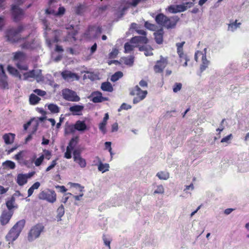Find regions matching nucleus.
<instances>
[{"instance_id":"69168bd1","label":"nucleus","mask_w":249,"mask_h":249,"mask_svg":"<svg viewBox=\"0 0 249 249\" xmlns=\"http://www.w3.org/2000/svg\"><path fill=\"white\" fill-rule=\"evenodd\" d=\"M55 51L58 53H62L64 51V50L61 46L56 45Z\"/></svg>"},{"instance_id":"6e6552de","label":"nucleus","mask_w":249,"mask_h":249,"mask_svg":"<svg viewBox=\"0 0 249 249\" xmlns=\"http://www.w3.org/2000/svg\"><path fill=\"white\" fill-rule=\"evenodd\" d=\"M11 14L13 20L16 22L20 21L24 14L23 10L16 5H12Z\"/></svg>"},{"instance_id":"f704fd0d","label":"nucleus","mask_w":249,"mask_h":249,"mask_svg":"<svg viewBox=\"0 0 249 249\" xmlns=\"http://www.w3.org/2000/svg\"><path fill=\"white\" fill-rule=\"evenodd\" d=\"M157 176L160 179L167 180L169 178V173L165 171H160L157 174Z\"/></svg>"},{"instance_id":"c03bdc74","label":"nucleus","mask_w":249,"mask_h":249,"mask_svg":"<svg viewBox=\"0 0 249 249\" xmlns=\"http://www.w3.org/2000/svg\"><path fill=\"white\" fill-rule=\"evenodd\" d=\"M24 55H25L24 53L22 52L18 51V52H16L14 55V60H18V59H22L24 58Z\"/></svg>"},{"instance_id":"7c9ffc66","label":"nucleus","mask_w":249,"mask_h":249,"mask_svg":"<svg viewBox=\"0 0 249 249\" xmlns=\"http://www.w3.org/2000/svg\"><path fill=\"white\" fill-rule=\"evenodd\" d=\"M84 107L80 105H74L70 107V111L73 113V114H78L77 113L81 111Z\"/></svg>"},{"instance_id":"f3484780","label":"nucleus","mask_w":249,"mask_h":249,"mask_svg":"<svg viewBox=\"0 0 249 249\" xmlns=\"http://www.w3.org/2000/svg\"><path fill=\"white\" fill-rule=\"evenodd\" d=\"M178 54L179 56V63L183 67H186L188 62L190 60L187 54L184 53V52L179 53Z\"/></svg>"},{"instance_id":"9b49d317","label":"nucleus","mask_w":249,"mask_h":249,"mask_svg":"<svg viewBox=\"0 0 249 249\" xmlns=\"http://www.w3.org/2000/svg\"><path fill=\"white\" fill-rule=\"evenodd\" d=\"M21 41H23V43L20 45L22 49L31 50L34 48L33 45L35 40L34 38H30V34L26 37L21 38Z\"/></svg>"},{"instance_id":"6e6d98bb","label":"nucleus","mask_w":249,"mask_h":249,"mask_svg":"<svg viewBox=\"0 0 249 249\" xmlns=\"http://www.w3.org/2000/svg\"><path fill=\"white\" fill-rule=\"evenodd\" d=\"M43 152L44 153V154L43 155L44 156V158L48 160H49L52 156L51 152L46 149H43Z\"/></svg>"},{"instance_id":"8fccbe9b","label":"nucleus","mask_w":249,"mask_h":249,"mask_svg":"<svg viewBox=\"0 0 249 249\" xmlns=\"http://www.w3.org/2000/svg\"><path fill=\"white\" fill-rule=\"evenodd\" d=\"M118 50L117 49H113L109 53V58L112 59L115 58L118 54Z\"/></svg>"},{"instance_id":"c9c22d12","label":"nucleus","mask_w":249,"mask_h":249,"mask_svg":"<svg viewBox=\"0 0 249 249\" xmlns=\"http://www.w3.org/2000/svg\"><path fill=\"white\" fill-rule=\"evenodd\" d=\"M241 24L240 22L237 23V20H235L234 22L230 23L228 24V30L233 32L239 27Z\"/></svg>"},{"instance_id":"6ab92c4d","label":"nucleus","mask_w":249,"mask_h":249,"mask_svg":"<svg viewBox=\"0 0 249 249\" xmlns=\"http://www.w3.org/2000/svg\"><path fill=\"white\" fill-rule=\"evenodd\" d=\"M61 76L65 80H69L71 79H78V76L77 74L73 73L71 71H64L61 72Z\"/></svg>"},{"instance_id":"774afa93","label":"nucleus","mask_w":249,"mask_h":249,"mask_svg":"<svg viewBox=\"0 0 249 249\" xmlns=\"http://www.w3.org/2000/svg\"><path fill=\"white\" fill-rule=\"evenodd\" d=\"M131 107L130 105H128L125 103H123L122 104L121 106V108L122 109H126L127 110L128 109L131 108Z\"/></svg>"},{"instance_id":"a878e982","label":"nucleus","mask_w":249,"mask_h":249,"mask_svg":"<svg viewBox=\"0 0 249 249\" xmlns=\"http://www.w3.org/2000/svg\"><path fill=\"white\" fill-rule=\"evenodd\" d=\"M96 158L99 161V164L98 165V170L102 172V173H104L106 171H108L109 168V164L108 163L103 164L101 162L100 158L98 157H97Z\"/></svg>"},{"instance_id":"052dcab7","label":"nucleus","mask_w":249,"mask_h":249,"mask_svg":"<svg viewBox=\"0 0 249 249\" xmlns=\"http://www.w3.org/2000/svg\"><path fill=\"white\" fill-rule=\"evenodd\" d=\"M232 137V134H230L229 135L226 136L225 137H224L222 138L221 140V142H227L228 141H229L231 138Z\"/></svg>"},{"instance_id":"09e8293b","label":"nucleus","mask_w":249,"mask_h":249,"mask_svg":"<svg viewBox=\"0 0 249 249\" xmlns=\"http://www.w3.org/2000/svg\"><path fill=\"white\" fill-rule=\"evenodd\" d=\"M7 70L10 73L13 75H17L18 74V70L11 66H8Z\"/></svg>"},{"instance_id":"423d86ee","label":"nucleus","mask_w":249,"mask_h":249,"mask_svg":"<svg viewBox=\"0 0 249 249\" xmlns=\"http://www.w3.org/2000/svg\"><path fill=\"white\" fill-rule=\"evenodd\" d=\"M44 229V226L41 223H38L32 227L28 233V240L29 241H32L38 238L41 232L43 231Z\"/></svg>"},{"instance_id":"58836bf2","label":"nucleus","mask_w":249,"mask_h":249,"mask_svg":"<svg viewBox=\"0 0 249 249\" xmlns=\"http://www.w3.org/2000/svg\"><path fill=\"white\" fill-rule=\"evenodd\" d=\"M134 46L130 44L129 43H125L124 46V53H129L134 50Z\"/></svg>"},{"instance_id":"72a5a7b5","label":"nucleus","mask_w":249,"mask_h":249,"mask_svg":"<svg viewBox=\"0 0 249 249\" xmlns=\"http://www.w3.org/2000/svg\"><path fill=\"white\" fill-rule=\"evenodd\" d=\"M2 165L4 168L14 169L16 167L15 163L11 160H6L2 163Z\"/></svg>"},{"instance_id":"864d4df0","label":"nucleus","mask_w":249,"mask_h":249,"mask_svg":"<svg viewBox=\"0 0 249 249\" xmlns=\"http://www.w3.org/2000/svg\"><path fill=\"white\" fill-rule=\"evenodd\" d=\"M185 43V42H182L177 43L176 46L177 47V53L183 52V46Z\"/></svg>"},{"instance_id":"4c0bfd02","label":"nucleus","mask_w":249,"mask_h":249,"mask_svg":"<svg viewBox=\"0 0 249 249\" xmlns=\"http://www.w3.org/2000/svg\"><path fill=\"white\" fill-rule=\"evenodd\" d=\"M75 130V124H70L66 126L65 131L67 134H71L74 133Z\"/></svg>"},{"instance_id":"680f3d73","label":"nucleus","mask_w":249,"mask_h":249,"mask_svg":"<svg viewBox=\"0 0 249 249\" xmlns=\"http://www.w3.org/2000/svg\"><path fill=\"white\" fill-rule=\"evenodd\" d=\"M97 50V44L95 43L90 48V53L93 54Z\"/></svg>"},{"instance_id":"ea45409f","label":"nucleus","mask_w":249,"mask_h":249,"mask_svg":"<svg viewBox=\"0 0 249 249\" xmlns=\"http://www.w3.org/2000/svg\"><path fill=\"white\" fill-rule=\"evenodd\" d=\"M144 26L151 31H155L157 29V26L155 24L151 23L148 21L145 22Z\"/></svg>"},{"instance_id":"b1692460","label":"nucleus","mask_w":249,"mask_h":249,"mask_svg":"<svg viewBox=\"0 0 249 249\" xmlns=\"http://www.w3.org/2000/svg\"><path fill=\"white\" fill-rule=\"evenodd\" d=\"M71 187L77 188L79 190V192L81 193V194H79V195L74 196V198L76 200H79L80 197H81L83 196V193L82 192L83 191L84 187H82L81 186L80 184L76 183H71Z\"/></svg>"},{"instance_id":"39448f33","label":"nucleus","mask_w":249,"mask_h":249,"mask_svg":"<svg viewBox=\"0 0 249 249\" xmlns=\"http://www.w3.org/2000/svg\"><path fill=\"white\" fill-rule=\"evenodd\" d=\"M38 197L39 199L46 200L52 203L54 202L56 200V194L55 191L50 189L40 192Z\"/></svg>"},{"instance_id":"c756f323","label":"nucleus","mask_w":249,"mask_h":249,"mask_svg":"<svg viewBox=\"0 0 249 249\" xmlns=\"http://www.w3.org/2000/svg\"><path fill=\"white\" fill-rule=\"evenodd\" d=\"M101 88L104 91L111 92L113 90V87L111 84L108 82L103 83Z\"/></svg>"},{"instance_id":"2eb2a0df","label":"nucleus","mask_w":249,"mask_h":249,"mask_svg":"<svg viewBox=\"0 0 249 249\" xmlns=\"http://www.w3.org/2000/svg\"><path fill=\"white\" fill-rule=\"evenodd\" d=\"M92 101L93 103H101L104 101H107L108 100L107 98L104 97L102 96V94L100 91H96L92 93Z\"/></svg>"},{"instance_id":"79ce46f5","label":"nucleus","mask_w":249,"mask_h":249,"mask_svg":"<svg viewBox=\"0 0 249 249\" xmlns=\"http://www.w3.org/2000/svg\"><path fill=\"white\" fill-rule=\"evenodd\" d=\"M134 63V57L130 56L128 57H125L124 59V63L125 65L132 66Z\"/></svg>"},{"instance_id":"bb28decb","label":"nucleus","mask_w":249,"mask_h":249,"mask_svg":"<svg viewBox=\"0 0 249 249\" xmlns=\"http://www.w3.org/2000/svg\"><path fill=\"white\" fill-rule=\"evenodd\" d=\"M0 88L2 89H8L7 77L6 74L1 75L0 77Z\"/></svg>"},{"instance_id":"0eeeda50","label":"nucleus","mask_w":249,"mask_h":249,"mask_svg":"<svg viewBox=\"0 0 249 249\" xmlns=\"http://www.w3.org/2000/svg\"><path fill=\"white\" fill-rule=\"evenodd\" d=\"M62 96L66 100L71 102H78L80 99L74 91L69 89H65L62 90Z\"/></svg>"},{"instance_id":"4d7b16f0","label":"nucleus","mask_w":249,"mask_h":249,"mask_svg":"<svg viewBox=\"0 0 249 249\" xmlns=\"http://www.w3.org/2000/svg\"><path fill=\"white\" fill-rule=\"evenodd\" d=\"M103 240L104 244L108 247L109 249H110V240L108 238L105 234L103 236Z\"/></svg>"},{"instance_id":"37998d69","label":"nucleus","mask_w":249,"mask_h":249,"mask_svg":"<svg viewBox=\"0 0 249 249\" xmlns=\"http://www.w3.org/2000/svg\"><path fill=\"white\" fill-rule=\"evenodd\" d=\"M85 6L84 5L79 4L75 8V13L77 15H81L84 11Z\"/></svg>"},{"instance_id":"de8ad7c7","label":"nucleus","mask_w":249,"mask_h":249,"mask_svg":"<svg viewBox=\"0 0 249 249\" xmlns=\"http://www.w3.org/2000/svg\"><path fill=\"white\" fill-rule=\"evenodd\" d=\"M44 159V156L43 155H41L38 158L36 159L35 161V164L36 166H40Z\"/></svg>"},{"instance_id":"2f4dec72","label":"nucleus","mask_w":249,"mask_h":249,"mask_svg":"<svg viewBox=\"0 0 249 249\" xmlns=\"http://www.w3.org/2000/svg\"><path fill=\"white\" fill-rule=\"evenodd\" d=\"M40 185V183L39 182H36L34 183L28 190V196L29 197L31 196L34 190L38 189Z\"/></svg>"},{"instance_id":"f8f14e48","label":"nucleus","mask_w":249,"mask_h":249,"mask_svg":"<svg viewBox=\"0 0 249 249\" xmlns=\"http://www.w3.org/2000/svg\"><path fill=\"white\" fill-rule=\"evenodd\" d=\"M13 213L11 211H4L0 216V222L1 225L5 226L11 219Z\"/></svg>"},{"instance_id":"5701e85b","label":"nucleus","mask_w":249,"mask_h":249,"mask_svg":"<svg viewBox=\"0 0 249 249\" xmlns=\"http://www.w3.org/2000/svg\"><path fill=\"white\" fill-rule=\"evenodd\" d=\"M210 61L207 59L206 54H202V63L200 67V71L203 72L204 71H205L206 68L208 67Z\"/></svg>"},{"instance_id":"603ef678","label":"nucleus","mask_w":249,"mask_h":249,"mask_svg":"<svg viewBox=\"0 0 249 249\" xmlns=\"http://www.w3.org/2000/svg\"><path fill=\"white\" fill-rule=\"evenodd\" d=\"M152 51H153V48L151 46L148 45L147 47H146V49H145V50L144 51V54L146 56L152 55L153 54Z\"/></svg>"},{"instance_id":"0e129e2a","label":"nucleus","mask_w":249,"mask_h":249,"mask_svg":"<svg viewBox=\"0 0 249 249\" xmlns=\"http://www.w3.org/2000/svg\"><path fill=\"white\" fill-rule=\"evenodd\" d=\"M26 75L28 77H34L35 76V71L32 70L27 72Z\"/></svg>"},{"instance_id":"49530a36","label":"nucleus","mask_w":249,"mask_h":249,"mask_svg":"<svg viewBox=\"0 0 249 249\" xmlns=\"http://www.w3.org/2000/svg\"><path fill=\"white\" fill-rule=\"evenodd\" d=\"M15 200L13 198H12L10 200L6 201V207L9 211L11 210L14 208V203Z\"/></svg>"},{"instance_id":"1a4fd4ad","label":"nucleus","mask_w":249,"mask_h":249,"mask_svg":"<svg viewBox=\"0 0 249 249\" xmlns=\"http://www.w3.org/2000/svg\"><path fill=\"white\" fill-rule=\"evenodd\" d=\"M167 64V58L160 56V60L157 61L155 65L153 67L154 71L155 73H162Z\"/></svg>"},{"instance_id":"f03ea898","label":"nucleus","mask_w":249,"mask_h":249,"mask_svg":"<svg viewBox=\"0 0 249 249\" xmlns=\"http://www.w3.org/2000/svg\"><path fill=\"white\" fill-rule=\"evenodd\" d=\"M25 224V220L21 219L18 221L10 230L5 236L7 241L13 242L19 236Z\"/></svg>"},{"instance_id":"9d476101","label":"nucleus","mask_w":249,"mask_h":249,"mask_svg":"<svg viewBox=\"0 0 249 249\" xmlns=\"http://www.w3.org/2000/svg\"><path fill=\"white\" fill-rule=\"evenodd\" d=\"M193 5V2H187L184 4L170 5L168 7V11L172 13L184 12L187 10V6L189 7H191Z\"/></svg>"},{"instance_id":"a19ab883","label":"nucleus","mask_w":249,"mask_h":249,"mask_svg":"<svg viewBox=\"0 0 249 249\" xmlns=\"http://www.w3.org/2000/svg\"><path fill=\"white\" fill-rule=\"evenodd\" d=\"M78 137L73 138H72L68 145L67 147H69L71 149H73L74 147L76 145L77 142Z\"/></svg>"},{"instance_id":"a211bd4d","label":"nucleus","mask_w":249,"mask_h":249,"mask_svg":"<svg viewBox=\"0 0 249 249\" xmlns=\"http://www.w3.org/2000/svg\"><path fill=\"white\" fill-rule=\"evenodd\" d=\"M61 33L62 32L60 30H56L53 31L54 37L53 40L52 41L49 39H47V44L49 47H51L52 43H57L59 42Z\"/></svg>"},{"instance_id":"a18cd8bd","label":"nucleus","mask_w":249,"mask_h":249,"mask_svg":"<svg viewBox=\"0 0 249 249\" xmlns=\"http://www.w3.org/2000/svg\"><path fill=\"white\" fill-rule=\"evenodd\" d=\"M57 215L59 217H61L65 213L64 207V206L61 204L57 210Z\"/></svg>"},{"instance_id":"393cba45","label":"nucleus","mask_w":249,"mask_h":249,"mask_svg":"<svg viewBox=\"0 0 249 249\" xmlns=\"http://www.w3.org/2000/svg\"><path fill=\"white\" fill-rule=\"evenodd\" d=\"M27 182V177L25 174H19L17 176V182L19 186H22Z\"/></svg>"},{"instance_id":"4468645a","label":"nucleus","mask_w":249,"mask_h":249,"mask_svg":"<svg viewBox=\"0 0 249 249\" xmlns=\"http://www.w3.org/2000/svg\"><path fill=\"white\" fill-rule=\"evenodd\" d=\"M148 42V39L145 36H135L132 37L130 39V42L134 44H146Z\"/></svg>"},{"instance_id":"f257e3e1","label":"nucleus","mask_w":249,"mask_h":249,"mask_svg":"<svg viewBox=\"0 0 249 249\" xmlns=\"http://www.w3.org/2000/svg\"><path fill=\"white\" fill-rule=\"evenodd\" d=\"M179 20L177 16L168 17L162 13L158 14L155 17L156 23L167 29L175 28Z\"/></svg>"},{"instance_id":"5fc2aeb1","label":"nucleus","mask_w":249,"mask_h":249,"mask_svg":"<svg viewBox=\"0 0 249 249\" xmlns=\"http://www.w3.org/2000/svg\"><path fill=\"white\" fill-rule=\"evenodd\" d=\"M73 149H71L69 147H67L66 152L65 153L64 157L66 159H70L71 158V151Z\"/></svg>"},{"instance_id":"3c124183","label":"nucleus","mask_w":249,"mask_h":249,"mask_svg":"<svg viewBox=\"0 0 249 249\" xmlns=\"http://www.w3.org/2000/svg\"><path fill=\"white\" fill-rule=\"evenodd\" d=\"M182 88V84L180 83H176L173 86V91L177 92L179 91Z\"/></svg>"},{"instance_id":"4be33fe9","label":"nucleus","mask_w":249,"mask_h":249,"mask_svg":"<svg viewBox=\"0 0 249 249\" xmlns=\"http://www.w3.org/2000/svg\"><path fill=\"white\" fill-rule=\"evenodd\" d=\"M109 119V115L107 113H106L105 115V116L103 118V121L101 123L99 124V129L104 133H106V125L107 123V121Z\"/></svg>"},{"instance_id":"bf43d9fd","label":"nucleus","mask_w":249,"mask_h":249,"mask_svg":"<svg viewBox=\"0 0 249 249\" xmlns=\"http://www.w3.org/2000/svg\"><path fill=\"white\" fill-rule=\"evenodd\" d=\"M34 92L40 96H44L46 94V91L40 89H36L34 90Z\"/></svg>"},{"instance_id":"20e7f679","label":"nucleus","mask_w":249,"mask_h":249,"mask_svg":"<svg viewBox=\"0 0 249 249\" xmlns=\"http://www.w3.org/2000/svg\"><path fill=\"white\" fill-rule=\"evenodd\" d=\"M147 94L146 90H142L138 86L132 88L130 91V94L132 96L136 95V97L133 99L134 104H137L144 99Z\"/></svg>"},{"instance_id":"13d9d810","label":"nucleus","mask_w":249,"mask_h":249,"mask_svg":"<svg viewBox=\"0 0 249 249\" xmlns=\"http://www.w3.org/2000/svg\"><path fill=\"white\" fill-rule=\"evenodd\" d=\"M164 193V188L162 185L157 186L156 190H155L154 194H163Z\"/></svg>"},{"instance_id":"e433bc0d","label":"nucleus","mask_w":249,"mask_h":249,"mask_svg":"<svg viewBox=\"0 0 249 249\" xmlns=\"http://www.w3.org/2000/svg\"><path fill=\"white\" fill-rule=\"evenodd\" d=\"M123 76V73L122 71H117L111 76V80L112 82L117 81L120 78L122 77Z\"/></svg>"},{"instance_id":"412c9836","label":"nucleus","mask_w":249,"mask_h":249,"mask_svg":"<svg viewBox=\"0 0 249 249\" xmlns=\"http://www.w3.org/2000/svg\"><path fill=\"white\" fill-rule=\"evenodd\" d=\"M74 124L76 130L84 131L88 129L87 126L84 121L78 120Z\"/></svg>"},{"instance_id":"ddd939ff","label":"nucleus","mask_w":249,"mask_h":249,"mask_svg":"<svg viewBox=\"0 0 249 249\" xmlns=\"http://www.w3.org/2000/svg\"><path fill=\"white\" fill-rule=\"evenodd\" d=\"M73 160L81 167L84 168L86 166V160L81 157L80 153L77 150L73 152Z\"/></svg>"},{"instance_id":"7ed1b4c3","label":"nucleus","mask_w":249,"mask_h":249,"mask_svg":"<svg viewBox=\"0 0 249 249\" xmlns=\"http://www.w3.org/2000/svg\"><path fill=\"white\" fill-rule=\"evenodd\" d=\"M24 30V27L19 25L17 29L12 28L7 30L6 32V37L7 40L11 42L15 43L21 41V37L19 36V34Z\"/></svg>"},{"instance_id":"dca6fc26","label":"nucleus","mask_w":249,"mask_h":249,"mask_svg":"<svg viewBox=\"0 0 249 249\" xmlns=\"http://www.w3.org/2000/svg\"><path fill=\"white\" fill-rule=\"evenodd\" d=\"M164 31L161 28L154 33V38L156 42L158 44H161L163 43Z\"/></svg>"},{"instance_id":"aec40b11","label":"nucleus","mask_w":249,"mask_h":249,"mask_svg":"<svg viewBox=\"0 0 249 249\" xmlns=\"http://www.w3.org/2000/svg\"><path fill=\"white\" fill-rule=\"evenodd\" d=\"M2 138L5 144H10L13 143L14 141L15 134L11 133H6L3 135Z\"/></svg>"},{"instance_id":"473e14b6","label":"nucleus","mask_w":249,"mask_h":249,"mask_svg":"<svg viewBox=\"0 0 249 249\" xmlns=\"http://www.w3.org/2000/svg\"><path fill=\"white\" fill-rule=\"evenodd\" d=\"M40 100V98L33 93L30 96L29 101L31 105H35L38 103Z\"/></svg>"},{"instance_id":"e2e57ef3","label":"nucleus","mask_w":249,"mask_h":249,"mask_svg":"<svg viewBox=\"0 0 249 249\" xmlns=\"http://www.w3.org/2000/svg\"><path fill=\"white\" fill-rule=\"evenodd\" d=\"M17 66L20 70H25V71H26L28 70V66L27 65H21L19 63H18L17 64Z\"/></svg>"},{"instance_id":"c85d7f7f","label":"nucleus","mask_w":249,"mask_h":249,"mask_svg":"<svg viewBox=\"0 0 249 249\" xmlns=\"http://www.w3.org/2000/svg\"><path fill=\"white\" fill-rule=\"evenodd\" d=\"M48 108L52 113H58L60 111V107L54 104H50L48 105Z\"/></svg>"},{"instance_id":"338daca9","label":"nucleus","mask_w":249,"mask_h":249,"mask_svg":"<svg viewBox=\"0 0 249 249\" xmlns=\"http://www.w3.org/2000/svg\"><path fill=\"white\" fill-rule=\"evenodd\" d=\"M65 12V9L64 8V7H60L58 8V11L57 13V15H63L64 14Z\"/></svg>"},{"instance_id":"cd10ccee","label":"nucleus","mask_w":249,"mask_h":249,"mask_svg":"<svg viewBox=\"0 0 249 249\" xmlns=\"http://www.w3.org/2000/svg\"><path fill=\"white\" fill-rule=\"evenodd\" d=\"M22 152V151H20L18 154H17L15 156V159L18 160V162L20 165L27 166L29 163V161L28 160H24L23 161H21V160H23Z\"/></svg>"}]
</instances>
